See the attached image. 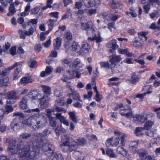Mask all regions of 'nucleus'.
I'll use <instances>...</instances> for the list:
<instances>
[{
  "mask_svg": "<svg viewBox=\"0 0 160 160\" xmlns=\"http://www.w3.org/2000/svg\"><path fill=\"white\" fill-rule=\"evenodd\" d=\"M53 68L50 66L47 67L45 69V72L47 74H50L52 72Z\"/></svg>",
  "mask_w": 160,
  "mask_h": 160,
  "instance_id": "57",
  "label": "nucleus"
},
{
  "mask_svg": "<svg viewBox=\"0 0 160 160\" xmlns=\"http://www.w3.org/2000/svg\"><path fill=\"white\" fill-rule=\"evenodd\" d=\"M117 150L118 153L122 155L124 157L126 156L128 153V151L122 147H118Z\"/></svg>",
  "mask_w": 160,
  "mask_h": 160,
  "instance_id": "24",
  "label": "nucleus"
},
{
  "mask_svg": "<svg viewBox=\"0 0 160 160\" xmlns=\"http://www.w3.org/2000/svg\"><path fill=\"white\" fill-rule=\"evenodd\" d=\"M88 40L91 41L96 40L97 43H99L102 41V38L99 36L98 37L95 36L93 38L89 37L88 38Z\"/></svg>",
  "mask_w": 160,
  "mask_h": 160,
  "instance_id": "36",
  "label": "nucleus"
},
{
  "mask_svg": "<svg viewBox=\"0 0 160 160\" xmlns=\"http://www.w3.org/2000/svg\"><path fill=\"white\" fill-rule=\"evenodd\" d=\"M81 62H82L81 61V60L79 59L78 58H76L74 60L72 65L71 66V65H70L69 66V67L71 68L72 67V68H73L77 65L78 64H79Z\"/></svg>",
  "mask_w": 160,
  "mask_h": 160,
  "instance_id": "50",
  "label": "nucleus"
},
{
  "mask_svg": "<svg viewBox=\"0 0 160 160\" xmlns=\"http://www.w3.org/2000/svg\"><path fill=\"white\" fill-rule=\"evenodd\" d=\"M138 76L137 75L133 74L132 76L130 82L133 84L135 83L138 81Z\"/></svg>",
  "mask_w": 160,
  "mask_h": 160,
  "instance_id": "43",
  "label": "nucleus"
},
{
  "mask_svg": "<svg viewBox=\"0 0 160 160\" xmlns=\"http://www.w3.org/2000/svg\"><path fill=\"white\" fill-rule=\"evenodd\" d=\"M9 12L7 13V15L8 16L14 15L16 12L17 10L13 4H11L9 8Z\"/></svg>",
  "mask_w": 160,
  "mask_h": 160,
  "instance_id": "25",
  "label": "nucleus"
},
{
  "mask_svg": "<svg viewBox=\"0 0 160 160\" xmlns=\"http://www.w3.org/2000/svg\"><path fill=\"white\" fill-rule=\"evenodd\" d=\"M50 131H49L48 129L47 128L45 129L42 132V133H38L37 135L38 137H41L48 135L50 133Z\"/></svg>",
  "mask_w": 160,
  "mask_h": 160,
  "instance_id": "37",
  "label": "nucleus"
},
{
  "mask_svg": "<svg viewBox=\"0 0 160 160\" xmlns=\"http://www.w3.org/2000/svg\"><path fill=\"white\" fill-rule=\"evenodd\" d=\"M22 64V62H16L12 66L8 68V69L9 70H11L15 68L16 67L19 66H21Z\"/></svg>",
  "mask_w": 160,
  "mask_h": 160,
  "instance_id": "48",
  "label": "nucleus"
},
{
  "mask_svg": "<svg viewBox=\"0 0 160 160\" xmlns=\"http://www.w3.org/2000/svg\"><path fill=\"white\" fill-rule=\"evenodd\" d=\"M41 87L42 88V90L46 94H50L51 92V88L50 87L46 85H42Z\"/></svg>",
  "mask_w": 160,
  "mask_h": 160,
  "instance_id": "35",
  "label": "nucleus"
},
{
  "mask_svg": "<svg viewBox=\"0 0 160 160\" xmlns=\"http://www.w3.org/2000/svg\"><path fill=\"white\" fill-rule=\"evenodd\" d=\"M25 31H23L22 30H18V33L20 35V38L22 39H25V35L26 36Z\"/></svg>",
  "mask_w": 160,
  "mask_h": 160,
  "instance_id": "53",
  "label": "nucleus"
},
{
  "mask_svg": "<svg viewBox=\"0 0 160 160\" xmlns=\"http://www.w3.org/2000/svg\"><path fill=\"white\" fill-rule=\"evenodd\" d=\"M143 44L142 42H139L136 38L132 42L131 45L135 47L136 48H139L141 47Z\"/></svg>",
  "mask_w": 160,
  "mask_h": 160,
  "instance_id": "26",
  "label": "nucleus"
},
{
  "mask_svg": "<svg viewBox=\"0 0 160 160\" xmlns=\"http://www.w3.org/2000/svg\"><path fill=\"white\" fill-rule=\"evenodd\" d=\"M33 81L32 76H25L21 79V82L22 84H26L28 83H32Z\"/></svg>",
  "mask_w": 160,
  "mask_h": 160,
  "instance_id": "21",
  "label": "nucleus"
},
{
  "mask_svg": "<svg viewBox=\"0 0 160 160\" xmlns=\"http://www.w3.org/2000/svg\"><path fill=\"white\" fill-rule=\"evenodd\" d=\"M13 108L12 107L8 104H6L5 106L4 110H0V124L4 117V114H8L9 113L12 112Z\"/></svg>",
  "mask_w": 160,
  "mask_h": 160,
  "instance_id": "11",
  "label": "nucleus"
},
{
  "mask_svg": "<svg viewBox=\"0 0 160 160\" xmlns=\"http://www.w3.org/2000/svg\"><path fill=\"white\" fill-rule=\"evenodd\" d=\"M120 108V113L122 116H125L129 118L132 115L131 108L128 106H123V104H121L118 105Z\"/></svg>",
  "mask_w": 160,
  "mask_h": 160,
  "instance_id": "7",
  "label": "nucleus"
},
{
  "mask_svg": "<svg viewBox=\"0 0 160 160\" xmlns=\"http://www.w3.org/2000/svg\"><path fill=\"white\" fill-rule=\"evenodd\" d=\"M82 2L87 8L92 7L100 3V0H82Z\"/></svg>",
  "mask_w": 160,
  "mask_h": 160,
  "instance_id": "14",
  "label": "nucleus"
},
{
  "mask_svg": "<svg viewBox=\"0 0 160 160\" xmlns=\"http://www.w3.org/2000/svg\"><path fill=\"white\" fill-rule=\"evenodd\" d=\"M67 72L68 79H73L75 77L74 71L73 70H68Z\"/></svg>",
  "mask_w": 160,
  "mask_h": 160,
  "instance_id": "33",
  "label": "nucleus"
},
{
  "mask_svg": "<svg viewBox=\"0 0 160 160\" xmlns=\"http://www.w3.org/2000/svg\"><path fill=\"white\" fill-rule=\"evenodd\" d=\"M145 130L143 128L141 127H137L135 130V134L137 136H141L143 135V131Z\"/></svg>",
  "mask_w": 160,
  "mask_h": 160,
  "instance_id": "23",
  "label": "nucleus"
},
{
  "mask_svg": "<svg viewBox=\"0 0 160 160\" xmlns=\"http://www.w3.org/2000/svg\"><path fill=\"white\" fill-rule=\"evenodd\" d=\"M52 160H63V159L62 154L56 153L54 155Z\"/></svg>",
  "mask_w": 160,
  "mask_h": 160,
  "instance_id": "41",
  "label": "nucleus"
},
{
  "mask_svg": "<svg viewBox=\"0 0 160 160\" xmlns=\"http://www.w3.org/2000/svg\"><path fill=\"white\" fill-rule=\"evenodd\" d=\"M90 47L85 40L83 41L82 43L81 51V55L84 53H86L89 51Z\"/></svg>",
  "mask_w": 160,
  "mask_h": 160,
  "instance_id": "17",
  "label": "nucleus"
},
{
  "mask_svg": "<svg viewBox=\"0 0 160 160\" xmlns=\"http://www.w3.org/2000/svg\"><path fill=\"white\" fill-rule=\"evenodd\" d=\"M112 138H110L107 140L106 142V144L107 147H109L110 146H112Z\"/></svg>",
  "mask_w": 160,
  "mask_h": 160,
  "instance_id": "59",
  "label": "nucleus"
},
{
  "mask_svg": "<svg viewBox=\"0 0 160 160\" xmlns=\"http://www.w3.org/2000/svg\"><path fill=\"white\" fill-rule=\"evenodd\" d=\"M56 117L58 119H59L61 123H63L67 126L69 125V123L68 121L65 119L64 116L62 115L61 113H57L56 114Z\"/></svg>",
  "mask_w": 160,
  "mask_h": 160,
  "instance_id": "19",
  "label": "nucleus"
},
{
  "mask_svg": "<svg viewBox=\"0 0 160 160\" xmlns=\"http://www.w3.org/2000/svg\"><path fill=\"white\" fill-rule=\"evenodd\" d=\"M20 106L22 109H24L26 108L27 107V101L25 98H22L20 102Z\"/></svg>",
  "mask_w": 160,
  "mask_h": 160,
  "instance_id": "29",
  "label": "nucleus"
},
{
  "mask_svg": "<svg viewBox=\"0 0 160 160\" xmlns=\"http://www.w3.org/2000/svg\"><path fill=\"white\" fill-rule=\"evenodd\" d=\"M120 56H113L110 59L109 61L111 62L110 68L111 70L114 69V68H118L119 66L118 62L121 60Z\"/></svg>",
  "mask_w": 160,
  "mask_h": 160,
  "instance_id": "9",
  "label": "nucleus"
},
{
  "mask_svg": "<svg viewBox=\"0 0 160 160\" xmlns=\"http://www.w3.org/2000/svg\"><path fill=\"white\" fill-rule=\"evenodd\" d=\"M40 10V8L38 7H36L31 10V14L32 15L37 14Z\"/></svg>",
  "mask_w": 160,
  "mask_h": 160,
  "instance_id": "42",
  "label": "nucleus"
},
{
  "mask_svg": "<svg viewBox=\"0 0 160 160\" xmlns=\"http://www.w3.org/2000/svg\"><path fill=\"white\" fill-rule=\"evenodd\" d=\"M29 67L32 68H34V66L37 64V62L35 60H32L29 63Z\"/></svg>",
  "mask_w": 160,
  "mask_h": 160,
  "instance_id": "60",
  "label": "nucleus"
},
{
  "mask_svg": "<svg viewBox=\"0 0 160 160\" xmlns=\"http://www.w3.org/2000/svg\"><path fill=\"white\" fill-rule=\"evenodd\" d=\"M154 115L153 114L136 115L133 118V121L135 123L139 122L143 123L145 121L150 119L151 117H153Z\"/></svg>",
  "mask_w": 160,
  "mask_h": 160,
  "instance_id": "6",
  "label": "nucleus"
},
{
  "mask_svg": "<svg viewBox=\"0 0 160 160\" xmlns=\"http://www.w3.org/2000/svg\"><path fill=\"white\" fill-rule=\"evenodd\" d=\"M101 67H103L105 68H110V65H109V63L107 62H100Z\"/></svg>",
  "mask_w": 160,
  "mask_h": 160,
  "instance_id": "47",
  "label": "nucleus"
},
{
  "mask_svg": "<svg viewBox=\"0 0 160 160\" xmlns=\"http://www.w3.org/2000/svg\"><path fill=\"white\" fill-rule=\"evenodd\" d=\"M55 43H54V46L55 49H58L61 45L62 39L60 38H57L55 40Z\"/></svg>",
  "mask_w": 160,
  "mask_h": 160,
  "instance_id": "30",
  "label": "nucleus"
},
{
  "mask_svg": "<svg viewBox=\"0 0 160 160\" xmlns=\"http://www.w3.org/2000/svg\"><path fill=\"white\" fill-rule=\"evenodd\" d=\"M106 154L112 158H116L117 156L115 154L113 150L110 149H108L106 151Z\"/></svg>",
  "mask_w": 160,
  "mask_h": 160,
  "instance_id": "31",
  "label": "nucleus"
},
{
  "mask_svg": "<svg viewBox=\"0 0 160 160\" xmlns=\"http://www.w3.org/2000/svg\"><path fill=\"white\" fill-rule=\"evenodd\" d=\"M117 41L114 39L110 41L107 44V46L108 48H112L113 50L118 48V46L117 44Z\"/></svg>",
  "mask_w": 160,
  "mask_h": 160,
  "instance_id": "18",
  "label": "nucleus"
},
{
  "mask_svg": "<svg viewBox=\"0 0 160 160\" xmlns=\"http://www.w3.org/2000/svg\"><path fill=\"white\" fill-rule=\"evenodd\" d=\"M126 137V135L123 134L120 138V144L122 146L124 145L125 144Z\"/></svg>",
  "mask_w": 160,
  "mask_h": 160,
  "instance_id": "49",
  "label": "nucleus"
},
{
  "mask_svg": "<svg viewBox=\"0 0 160 160\" xmlns=\"http://www.w3.org/2000/svg\"><path fill=\"white\" fill-rule=\"evenodd\" d=\"M34 32V29L32 27H31L29 29V31L28 32L25 31L26 36H29L33 34Z\"/></svg>",
  "mask_w": 160,
  "mask_h": 160,
  "instance_id": "54",
  "label": "nucleus"
},
{
  "mask_svg": "<svg viewBox=\"0 0 160 160\" xmlns=\"http://www.w3.org/2000/svg\"><path fill=\"white\" fill-rule=\"evenodd\" d=\"M7 98L13 100L18 99L16 92L13 90L11 91L7 92Z\"/></svg>",
  "mask_w": 160,
  "mask_h": 160,
  "instance_id": "20",
  "label": "nucleus"
},
{
  "mask_svg": "<svg viewBox=\"0 0 160 160\" xmlns=\"http://www.w3.org/2000/svg\"><path fill=\"white\" fill-rule=\"evenodd\" d=\"M8 149L9 154H18L20 157L26 158L28 160H33L37 155V149L34 150L33 146L31 147L29 146L25 145L24 142L21 140L18 139L12 141L10 143Z\"/></svg>",
  "mask_w": 160,
  "mask_h": 160,
  "instance_id": "1",
  "label": "nucleus"
},
{
  "mask_svg": "<svg viewBox=\"0 0 160 160\" xmlns=\"http://www.w3.org/2000/svg\"><path fill=\"white\" fill-rule=\"evenodd\" d=\"M65 37L67 40H71L72 38V33L69 31H68L66 33Z\"/></svg>",
  "mask_w": 160,
  "mask_h": 160,
  "instance_id": "55",
  "label": "nucleus"
},
{
  "mask_svg": "<svg viewBox=\"0 0 160 160\" xmlns=\"http://www.w3.org/2000/svg\"><path fill=\"white\" fill-rule=\"evenodd\" d=\"M54 111L57 112H61V111H63L64 112H66V110L61 107H60L58 106H56L54 109Z\"/></svg>",
  "mask_w": 160,
  "mask_h": 160,
  "instance_id": "58",
  "label": "nucleus"
},
{
  "mask_svg": "<svg viewBox=\"0 0 160 160\" xmlns=\"http://www.w3.org/2000/svg\"><path fill=\"white\" fill-rule=\"evenodd\" d=\"M21 69V67H19L15 69L13 74V80L17 79L19 78V73Z\"/></svg>",
  "mask_w": 160,
  "mask_h": 160,
  "instance_id": "32",
  "label": "nucleus"
},
{
  "mask_svg": "<svg viewBox=\"0 0 160 160\" xmlns=\"http://www.w3.org/2000/svg\"><path fill=\"white\" fill-rule=\"evenodd\" d=\"M28 96L33 100L40 99V105L42 107V109L45 108L49 100L47 96H43L42 98L41 95L36 90H33L29 92Z\"/></svg>",
  "mask_w": 160,
  "mask_h": 160,
  "instance_id": "4",
  "label": "nucleus"
},
{
  "mask_svg": "<svg viewBox=\"0 0 160 160\" xmlns=\"http://www.w3.org/2000/svg\"><path fill=\"white\" fill-rule=\"evenodd\" d=\"M57 22V20H53L51 19H50L47 22L48 25L51 27H53L55 25L56 22Z\"/></svg>",
  "mask_w": 160,
  "mask_h": 160,
  "instance_id": "44",
  "label": "nucleus"
},
{
  "mask_svg": "<svg viewBox=\"0 0 160 160\" xmlns=\"http://www.w3.org/2000/svg\"><path fill=\"white\" fill-rule=\"evenodd\" d=\"M36 126L37 130L45 126L47 123L46 118L43 115L37 114Z\"/></svg>",
  "mask_w": 160,
  "mask_h": 160,
  "instance_id": "8",
  "label": "nucleus"
},
{
  "mask_svg": "<svg viewBox=\"0 0 160 160\" xmlns=\"http://www.w3.org/2000/svg\"><path fill=\"white\" fill-rule=\"evenodd\" d=\"M62 139L64 140V142L61 145L63 151L64 152H71L76 150L77 148L76 143L67 135L62 137Z\"/></svg>",
  "mask_w": 160,
  "mask_h": 160,
  "instance_id": "2",
  "label": "nucleus"
},
{
  "mask_svg": "<svg viewBox=\"0 0 160 160\" xmlns=\"http://www.w3.org/2000/svg\"><path fill=\"white\" fill-rule=\"evenodd\" d=\"M22 123L19 119L15 118L11 123L10 126L14 131H18L21 128Z\"/></svg>",
  "mask_w": 160,
  "mask_h": 160,
  "instance_id": "13",
  "label": "nucleus"
},
{
  "mask_svg": "<svg viewBox=\"0 0 160 160\" xmlns=\"http://www.w3.org/2000/svg\"><path fill=\"white\" fill-rule=\"evenodd\" d=\"M70 49L72 51H75L79 55H81V47L79 44L75 42H73L70 47Z\"/></svg>",
  "mask_w": 160,
  "mask_h": 160,
  "instance_id": "16",
  "label": "nucleus"
},
{
  "mask_svg": "<svg viewBox=\"0 0 160 160\" xmlns=\"http://www.w3.org/2000/svg\"><path fill=\"white\" fill-rule=\"evenodd\" d=\"M83 66V64L81 62L80 63V64L77 65L76 66H74L73 67V68L77 70H80L81 68H82Z\"/></svg>",
  "mask_w": 160,
  "mask_h": 160,
  "instance_id": "64",
  "label": "nucleus"
},
{
  "mask_svg": "<svg viewBox=\"0 0 160 160\" xmlns=\"http://www.w3.org/2000/svg\"><path fill=\"white\" fill-rule=\"evenodd\" d=\"M108 28L110 29V31H112V28H113L114 30L115 29L114 27V23L113 22L109 23L108 24Z\"/></svg>",
  "mask_w": 160,
  "mask_h": 160,
  "instance_id": "63",
  "label": "nucleus"
},
{
  "mask_svg": "<svg viewBox=\"0 0 160 160\" xmlns=\"http://www.w3.org/2000/svg\"><path fill=\"white\" fill-rule=\"evenodd\" d=\"M37 114L32 115L25 121V123L29 126H32L33 128L35 130H37L36 122L37 120Z\"/></svg>",
  "mask_w": 160,
  "mask_h": 160,
  "instance_id": "12",
  "label": "nucleus"
},
{
  "mask_svg": "<svg viewBox=\"0 0 160 160\" xmlns=\"http://www.w3.org/2000/svg\"><path fill=\"white\" fill-rule=\"evenodd\" d=\"M149 28L152 29H157L160 31V26H157L155 23H152L149 27Z\"/></svg>",
  "mask_w": 160,
  "mask_h": 160,
  "instance_id": "51",
  "label": "nucleus"
},
{
  "mask_svg": "<svg viewBox=\"0 0 160 160\" xmlns=\"http://www.w3.org/2000/svg\"><path fill=\"white\" fill-rule=\"evenodd\" d=\"M10 47V44L8 42H7L5 43V45L3 46L2 47V50L4 52H7L9 49Z\"/></svg>",
  "mask_w": 160,
  "mask_h": 160,
  "instance_id": "45",
  "label": "nucleus"
},
{
  "mask_svg": "<svg viewBox=\"0 0 160 160\" xmlns=\"http://www.w3.org/2000/svg\"><path fill=\"white\" fill-rule=\"evenodd\" d=\"M143 8L145 10V12L146 13H148V11L150 9V6L149 4H148L146 5L143 6Z\"/></svg>",
  "mask_w": 160,
  "mask_h": 160,
  "instance_id": "62",
  "label": "nucleus"
},
{
  "mask_svg": "<svg viewBox=\"0 0 160 160\" xmlns=\"http://www.w3.org/2000/svg\"><path fill=\"white\" fill-rule=\"evenodd\" d=\"M67 87L70 88L71 90L72 93L70 94V96L73 100H76L80 102L82 101L80 99V97L78 92L76 91L73 90L71 88V86L70 84L67 85Z\"/></svg>",
  "mask_w": 160,
  "mask_h": 160,
  "instance_id": "15",
  "label": "nucleus"
},
{
  "mask_svg": "<svg viewBox=\"0 0 160 160\" xmlns=\"http://www.w3.org/2000/svg\"><path fill=\"white\" fill-rule=\"evenodd\" d=\"M154 124V121L151 120H148L145 122L143 128L145 130H150L151 129L152 126Z\"/></svg>",
  "mask_w": 160,
  "mask_h": 160,
  "instance_id": "22",
  "label": "nucleus"
},
{
  "mask_svg": "<svg viewBox=\"0 0 160 160\" xmlns=\"http://www.w3.org/2000/svg\"><path fill=\"white\" fill-rule=\"evenodd\" d=\"M112 140V146L114 147H116L119 143L120 141V139L118 137H116L115 138H113Z\"/></svg>",
  "mask_w": 160,
  "mask_h": 160,
  "instance_id": "39",
  "label": "nucleus"
},
{
  "mask_svg": "<svg viewBox=\"0 0 160 160\" xmlns=\"http://www.w3.org/2000/svg\"><path fill=\"white\" fill-rule=\"evenodd\" d=\"M86 142V140L83 138H81L78 139L77 143L79 145H84Z\"/></svg>",
  "mask_w": 160,
  "mask_h": 160,
  "instance_id": "56",
  "label": "nucleus"
},
{
  "mask_svg": "<svg viewBox=\"0 0 160 160\" xmlns=\"http://www.w3.org/2000/svg\"><path fill=\"white\" fill-rule=\"evenodd\" d=\"M59 13L58 12H54L49 13V15L50 17H53L55 18V20H57L58 18Z\"/></svg>",
  "mask_w": 160,
  "mask_h": 160,
  "instance_id": "46",
  "label": "nucleus"
},
{
  "mask_svg": "<svg viewBox=\"0 0 160 160\" xmlns=\"http://www.w3.org/2000/svg\"><path fill=\"white\" fill-rule=\"evenodd\" d=\"M49 123L51 126L55 127L56 125V122L55 118H50Z\"/></svg>",
  "mask_w": 160,
  "mask_h": 160,
  "instance_id": "52",
  "label": "nucleus"
},
{
  "mask_svg": "<svg viewBox=\"0 0 160 160\" xmlns=\"http://www.w3.org/2000/svg\"><path fill=\"white\" fill-rule=\"evenodd\" d=\"M32 136L31 133L27 132H23L21 134L20 137L22 139H27L30 137Z\"/></svg>",
  "mask_w": 160,
  "mask_h": 160,
  "instance_id": "38",
  "label": "nucleus"
},
{
  "mask_svg": "<svg viewBox=\"0 0 160 160\" xmlns=\"http://www.w3.org/2000/svg\"><path fill=\"white\" fill-rule=\"evenodd\" d=\"M147 33V32H140L138 33V37L143 42L146 41L147 40V37H146V35Z\"/></svg>",
  "mask_w": 160,
  "mask_h": 160,
  "instance_id": "28",
  "label": "nucleus"
},
{
  "mask_svg": "<svg viewBox=\"0 0 160 160\" xmlns=\"http://www.w3.org/2000/svg\"><path fill=\"white\" fill-rule=\"evenodd\" d=\"M13 117H16L17 119L20 120V118H23L24 117V114L21 112H16L13 113Z\"/></svg>",
  "mask_w": 160,
  "mask_h": 160,
  "instance_id": "34",
  "label": "nucleus"
},
{
  "mask_svg": "<svg viewBox=\"0 0 160 160\" xmlns=\"http://www.w3.org/2000/svg\"><path fill=\"white\" fill-rule=\"evenodd\" d=\"M34 150L37 149L38 151L37 155L39 153L38 149L42 147V149L44 152H46L45 154L46 155L50 156L53 153L54 148L53 145L48 143H43L42 141H40L38 142H35L33 145Z\"/></svg>",
  "mask_w": 160,
  "mask_h": 160,
  "instance_id": "3",
  "label": "nucleus"
},
{
  "mask_svg": "<svg viewBox=\"0 0 160 160\" xmlns=\"http://www.w3.org/2000/svg\"><path fill=\"white\" fill-rule=\"evenodd\" d=\"M118 51L119 53H120L122 54H126V55L129 56H132V54L130 53L129 52H128L127 49H119L118 50Z\"/></svg>",
  "mask_w": 160,
  "mask_h": 160,
  "instance_id": "40",
  "label": "nucleus"
},
{
  "mask_svg": "<svg viewBox=\"0 0 160 160\" xmlns=\"http://www.w3.org/2000/svg\"><path fill=\"white\" fill-rule=\"evenodd\" d=\"M95 97L96 100L97 102H100L102 98V96L100 95L99 92H97V93H96Z\"/></svg>",
  "mask_w": 160,
  "mask_h": 160,
  "instance_id": "61",
  "label": "nucleus"
},
{
  "mask_svg": "<svg viewBox=\"0 0 160 160\" xmlns=\"http://www.w3.org/2000/svg\"><path fill=\"white\" fill-rule=\"evenodd\" d=\"M70 119L74 123H76L78 122V120L75 113L74 112H70L68 113Z\"/></svg>",
  "mask_w": 160,
  "mask_h": 160,
  "instance_id": "27",
  "label": "nucleus"
},
{
  "mask_svg": "<svg viewBox=\"0 0 160 160\" xmlns=\"http://www.w3.org/2000/svg\"><path fill=\"white\" fill-rule=\"evenodd\" d=\"M2 67H0V87L2 86H9V82L8 78L7 77V70L2 69Z\"/></svg>",
  "mask_w": 160,
  "mask_h": 160,
  "instance_id": "5",
  "label": "nucleus"
},
{
  "mask_svg": "<svg viewBox=\"0 0 160 160\" xmlns=\"http://www.w3.org/2000/svg\"><path fill=\"white\" fill-rule=\"evenodd\" d=\"M93 24L92 22L90 21L88 22L87 23H82L81 28L83 30H85L87 31L88 34H90L89 31L92 32V34L95 32V30L93 27Z\"/></svg>",
  "mask_w": 160,
  "mask_h": 160,
  "instance_id": "10",
  "label": "nucleus"
}]
</instances>
